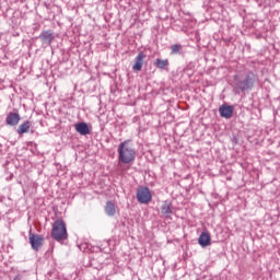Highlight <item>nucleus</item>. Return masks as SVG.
<instances>
[{
  "label": "nucleus",
  "instance_id": "17",
  "mask_svg": "<svg viewBox=\"0 0 280 280\" xmlns=\"http://www.w3.org/2000/svg\"><path fill=\"white\" fill-rule=\"evenodd\" d=\"M21 279H23V276L18 275V276H15V277H14V279H13V280H21Z\"/></svg>",
  "mask_w": 280,
  "mask_h": 280
},
{
  "label": "nucleus",
  "instance_id": "3",
  "mask_svg": "<svg viewBox=\"0 0 280 280\" xmlns=\"http://www.w3.org/2000/svg\"><path fill=\"white\" fill-rule=\"evenodd\" d=\"M255 82H257V75L254 72H249L245 77H235L234 84L238 91H248V89H253L255 86Z\"/></svg>",
  "mask_w": 280,
  "mask_h": 280
},
{
  "label": "nucleus",
  "instance_id": "1",
  "mask_svg": "<svg viewBox=\"0 0 280 280\" xmlns=\"http://www.w3.org/2000/svg\"><path fill=\"white\" fill-rule=\"evenodd\" d=\"M137 156V152L131 148L130 141L125 140L118 145V161L119 163H124L128 165L132 163Z\"/></svg>",
  "mask_w": 280,
  "mask_h": 280
},
{
  "label": "nucleus",
  "instance_id": "11",
  "mask_svg": "<svg viewBox=\"0 0 280 280\" xmlns=\"http://www.w3.org/2000/svg\"><path fill=\"white\" fill-rule=\"evenodd\" d=\"M39 38L42 43H46L47 45H51V42L54 40V33L50 31H44L39 35Z\"/></svg>",
  "mask_w": 280,
  "mask_h": 280
},
{
  "label": "nucleus",
  "instance_id": "5",
  "mask_svg": "<svg viewBox=\"0 0 280 280\" xmlns=\"http://www.w3.org/2000/svg\"><path fill=\"white\" fill-rule=\"evenodd\" d=\"M28 242H30L32 248L36 253H38L40 250V248H43V244H45V236L30 232L28 233Z\"/></svg>",
  "mask_w": 280,
  "mask_h": 280
},
{
  "label": "nucleus",
  "instance_id": "7",
  "mask_svg": "<svg viewBox=\"0 0 280 280\" xmlns=\"http://www.w3.org/2000/svg\"><path fill=\"white\" fill-rule=\"evenodd\" d=\"M219 113L220 116L223 117L224 119H231V117H233V106L231 105H221L219 107Z\"/></svg>",
  "mask_w": 280,
  "mask_h": 280
},
{
  "label": "nucleus",
  "instance_id": "8",
  "mask_svg": "<svg viewBox=\"0 0 280 280\" xmlns=\"http://www.w3.org/2000/svg\"><path fill=\"white\" fill-rule=\"evenodd\" d=\"M198 244L202 248H207V246H211V234H209V232H202L198 238Z\"/></svg>",
  "mask_w": 280,
  "mask_h": 280
},
{
  "label": "nucleus",
  "instance_id": "13",
  "mask_svg": "<svg viewBox=\"0 0 280 280\" xmlns=\"http://www.w3.org/2000/svg\"><path fill=\"white\" fill-rule=\"evenodd\" d=\"M105 213H106V215H109V218H113V215H115V213H117V210L115 209V203L113 201L106 202Z\"/></svg>",
  "mask_w": 280,
  "mask_h": 280
},
{
  "label": "nucleus",
  "instance_id": "10",
  "mask_svg": "<svg viewBox=\"0 0 280 280\" xmlns=\"http://www.w3.org/2000/svg\"><path fill=\"white\" fill-rule=\"evenodd\" d=\"M75 130L79 135L86 137V135H91V129H89V125L86 122H78L75 125Z\"/></svg>",
  "mask_w": 280,
  "mask_h": 280
},
{
  "label": "nucleus",
  "instance_id": "12",
  "mask_svg": "<svg viewBox=\"0 0 280 280\" xmlns=\"http://www.w3.org/2000/svg\"><path fill=\"white\" fill-rule=\"evenodd\" d=\"M30 128H32V122L30 120L24 121L18 127V135L23 136L30 132Z\"/></svg>",
  "mask_w": 280,
  "mask_h": 280
},
{
  "label": "nucleus",
  "instance_id": "16",
  "mask_svg": "<svg viewBox=\"0 0 280 280\" xmlns=\"http://www.w3.org/2000/svg\"><path fill=\"white\" fill-rule=\"evenodd\" d=\"M161 211H162L163 215H170V213H172V205L165 202L162 206Z\"/></svg>",
  "mask_w": 280,
  "mask_h": 280
},
{
  "label": "nucleus",
  "instance_id": "15",
  "mask_svg": "<svg viewBox=\"0 0 280 280\" xmlns=\"http://www.w3.org/2000/svg\"><path fill=\"white\" fill-rule=\"evenodd\" d=\"M180 51H183V45L175 44L171 46V56H177Z\"/></svg>",
  "mask_w": 280,
  "mask_h": 280
},
{
  "label": "nucleus",
  "instance_id": "9",
  "mask_svg": "<svg viewBox=\"0 0 280 280\" xmlns=\"http://www.w3.org/2000/svg\"><path fill=\"white\" fill-rule=\"evenodd\" d=\"M143 60H145V54L139 52L135 59V65L132 67L133 71H141L143 68Z\"/></svg>",
  "mask_w": 280,
  "mask_h": 280
},
{
  "label": "nucleus",
  "instance_id": "6",
  "mask_svg": "<svg viewBox=\"0 0 280 280\" xmlns=\"http://www.w3.org/2000/svg\"><path fill=\"white\" fill-rule=\"evenodd\" d=\"M19 121H21V115L19 113L11 112L5 118L7 126H19Z\"/></svg>",
  "mask_w": 280,
  "mask_h": 280
},
{
  "label": "nucleus",
  "instance_id": "4",
  "mask_svg": "<svg viewBox=\"0 0 280 280\" xmlns=\"http://www.w3.org/2000/svg\"><path fill=\"white\" fill-rule=\"evenodd\" d=\"M136 198L140 205H149L152 202V192L150 188L142 186L137 189Z\"/></svg>",
  "mask_w": 280,
  "mask_h": 280
},
{
  "label": "nucleus",
  "instance_id": "14",
  "mask_svg": "<svg viewBox=\"0 0 280 280\" xmlns=\"http://www.w3.org/2000/svg\"><path fill=\"white\" fill-rule=\"evenodd\" d=\"M154 66L156 67V69L165 70V69H167V67H170V60H167V59H156L154 61Z\"/></svg>",
  "mask_w": 280,
  "mask_h": 280
},
{
  "label": "nucleus",
  "instance_id": "2",
  "mask_svg": "<svg viewBox=\"0 0 280 280\" xmlns=\"http://www.w3.org/2000/svg\"><path fill=\"white\" fill-rule=\"evenodd\" d=\"M51 237L55 242H65L69 238V233H67V224L63 220H56L52 224Z\"/></svg>",
  "mask_w": 280,
  "mask_h": 280
}]
</instances>
